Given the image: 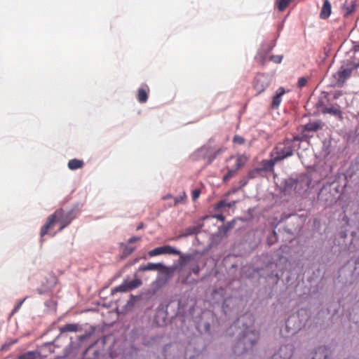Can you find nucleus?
Instances as JSON below:
<instances>
[{
    "label": "nucleus",
    "mask_w": 359,
    "mask_h": 359,
    "mask_svg": "<svg viewBox=\"0 0 359 359\" xmlns=\"http://www.w3.org/2000/svg\"><path fill=\"white\" fill-rule=\"evenodd\" d=\"M329 94L327 92L323 91L318 98V102L315 104V107L320 110L322 111V109L325 108L327 106H325V100H327V97Z\"/></svg>",
    "instance_id": "nucleus-30"
},
{
    "label": "nucleus",
    "mask_w": 359,
    "mask_h": 359,
    "mask_svg": "<svg viewBox=\"0 0 359 359\" xmlns=\"http://www.w3.org/2000/svg\"><path fill=\"white\" fill-rule=\"evenodd\" d=\"M168 307V304L161 303L156 309L154 320L158 326L166 325L169 321Z\"/></svg>",
    "instance_id": "nucleus-10"
},
{
    "label": "nucleus",
    "mask_w": 359,
    "mask_h": 359,
    "mask_svg": "<svg viewBox=\"0 0 359 359\" xmlns=\"http://www.w3.org/2000/svg\"><path fill=\"white\" fill-rule=\"evenodd\" d=\"M307 82H308V78L307 77H304V76L300 77L298 79L297 86L299 88H302V87L306 86Z\"/></svg>",
    "instance_id": "nucleus-51"
},
{
    "label": "nucleus",
    "mask_w": 359,
    "mask_h": 359,
    "mask_svg": "<svg viewBox=\"0 0 359 359\" xmlns=\"http://www.w3.org/2000/svg\"><path fill=\"white\" fill-rule=\"evenodd\" d=\"M57 222V219L54 213L51 214L47 219L46 222L42 226L40 231L41 237L44 236L47 234L48 230L55 225Z\"/></svg>",
    "instance_id": "nucleus-25"
},
{
    "label": "nucleus",
    "mask_w": 359,
    "mask_h": 359,
    "mask_svg": "<svg viewBox=\"0 0 359 359\" xmlns=\"http://www.w3.org/2000/svg\"><path fill=\"white\" fill-rule=\"evenodd\" d=\"M60 330V334L55 338V341L57 340L58 338L64 335L66 332H82L83 328V325L78 324V323H68L65 325L64 326H62L59 328Z\"/></svg>",
    "instance_id": "nucleus-17"
},
{
    "label": "nucleus",
    "mask_w": 359,
    "mask_h": 359,
    "mask_svg": "<svg viewBox=\"0 0 359 359\" xmlns=\"http://www.w3.org/2000/svg\"><path fill=\"white\" fill-rule=\"evenodd\" d=\"M355 5L353 2H351V4L346 6L344 8V9H345L344 16H348V15L352 13L353 12V11L355 10Z\"/></svg>",
    "instance_id": "nucleus-46"
},
{
    "label": "nucleus",
    "mask_w": 359,
    "mask_h": 359,
    "mask_svg": "<svg viewBox=\"0 0 359 359\" xmlns=\"http://www.w3.org/2000/svg\"><path fill=\"white\" fill-rule=\"evenodd\" d=\"M183 198H184L183 196H177V197H176L175 198V203L177 204V203L182 202Z\"/></svg>",
    "instance_id": "nucleus-62"
},
{
    "label": "nucleus",
    "mask_w": 359,
    "mask_h": 359,
    "mask_svg": "<svg viewBox=\"0 0 359 359\" xmlns=\"http://www.w3.org/2000/svg\"><path fill=\"white\" fill-rule=\"evenodd\" d=\"M339 245H344V249L350 252L359 250V233L352 231L350 233L347 230L341 231L339 233Z\"/></svg>",
    "instance_id": "nucleus-5"
},
{
    "label": "nucleus",
    "mask_w": 359,
    "mask_h": 359,
    "mask_svg": "<svg viewBox=\"0 0 359 359\" xmlns=\"http://www.w3.org/2000/svg\"><path fill=\"white\" fill-rule=\"evenodd\" d=\"M277 264L273 262L271 259L267 260V264L266 266V270L269 271V272L266 274V278H273V282L277 283L280 280V275L276 270Z\"/></svg>",
    "instance_id": "nucleus-16"
},
{
    "label": "nucleus",
    "mask_w": 359,
    "mask_h": 359,
    "mask_svg": "<svg viewBox=\"0 0 359 359\" xmlns=\"http://www.w3.org/2000/svg\"><path fill=\"white\" fill-rule=\"evenodd\" d=\"M79 212L78 205H75L71 210L65 211L63 209H58L55 211L54 215L55 217L61 224L59 231H62L67 227L72 221L75 219Z\"/></svg>",
    "instance_id": "nucleus-7"
},
{
    "label": "nucleus",
    "mask_w": 359,
    "mask_h": 359,
    "mask_svg": "<svg viewBox=\"0 0 359 359\" xmlns=\"http://www.w3.org/2000/svg\"><path fill=\"white\" fill-rule=\"evenodd\" d=\"M45 306L50 311H56V306L57 303L53 299H49L45 302L44 303Z\"/></svg>",
    "instance_id": "nucleus-43"
},
{
    "label": "nucleus",
    "mask_w": 359,
    "mask_h": 359,
    "mask_svg": "<svg viewBox=\"0 0 359 359\" xmlns=\"http://www.w3.org/2000/svg\"><path fill=\"white\" fill-rule=\"evenodd\" d=\"M344 189V187H341L338 182H326L324 184L320 189V195L324 196L327 191H330V190L333 191L335 190L337 191V194L340 195V193Z\"/></svg>",
    "instance_id": "nucleus-19"
},
{
    "label": "nucleus",
    "mask_w": 359,
    "mask_h": 359,
    "mask_svg": "<svg viewBox=\"0 0 359 359\" xmlns=\"http://www.w3.org/2000/svg\"><path fill=\"white\" fill-rule=\"evenodd\" d=\"M262 175V172L260 171L259 168L257 167V168H255L250 170L248 172L247 177H248L249 180H250V179H255L257 177H258L259 175Z\"/></svg>",
    "instance_id": "nucleus-41"
},
{
    "label": "nucleus",
    "mask_w": 359,
    "mask_h": 359,
    "mask_svg": "<svg viewBox=\"0 0 359 359\" xmlns=\"http://www.w3.org/2000/svg\"><path fill=\"white\" fill-rule=\"evenodd\" d=\"M224 151V149L219 148L213 154H211L207 156V158H208V163H207V164H208V165L211 164L212 163V161L217 158V156L218 155H219L221 153H222Z\"/></svg>",
    "instance_id": "nucleus-40"
},
{
    "label": "nucleus",
    "mask_w": 359,
    "mask_h": 359,
    "mask_svg": "<svg viewBox=\"0 0 359 359\" xmlns=\"http://www.w3.org/2000/svg\"><path fill=\"white\" fill-rule=\"evenodd\" d=\"M28 298V297H25L22 300H20L17 304L15 306L14 309H13V311H11V315H13L14 313H17L20 307L22 306V304L25 302V301Z\"/></svg>",
    "instance_id": "nucleus-48"
},
{
    "label": "nucleus",
    "mask_w": 359,
    "mask_h": 359,
    "mask_svg": "<svg viewBox=\"0 0 359 359\" xmlns=\"http://www.w3.org/2000/svg\"><path fill=\"white\" fill-rule=\"evenodd\" d=\"M345 267L348 268L350 271L351 280L349 283L352 284L359 276V255L352 257Z\"/></svg>",
    "instance_id": "nucleus-11"
},
{
    "label": "nucleus",
    "mask_w": 359,
    "mask_h": 359,
    "mask_svg": "<svg viewBox=\"0 0 359 359\" xmlns=\"http://www.w3.org/2000/svg\"><path fill=\"white\" fill-rule=\"evenodd\" d=\"M48 290H49V289H47L46 287H41L36 289V291L39 294H45L48 292Z\"/></svg>",
    "instance_id": "nucleus-56"
},
{
    "label": "nucleus",
    "mask_w": 359,
    "mask_h": 359,
    "mask_svg": "<svg viewBox=\"0 0 359 359\" xmlns=\"http://www.w3.org/2000/svg\"><path fill=\"white\" fill-rule=\"evenodd\" d=\"M318 198L320 200L325 201L327 205H330L336 202L334 196L330 194V191H327L324 196H321L320 191Z\"/></svg>",
    "instance_id": "nucleus-36"
},
{
    "label": "nucleus",
    "mask_w": 359,
    "mask_h": 359,
    "mask_svg": "<svg viewBox=\"0 0 359 359\" xmlns=\"http://www.w3.org/2000/svg\"><path fill=\"white\" fill-rule=\"evenodd\" d=\"M198 328L200 331L203 330L205 332H208L210 330V325L208 322L201 323L198 324Z\"/></svg>",
    "instance_id": "nucleus-45"
},
{
    "label": "nucleus",
    "mask_w": 359,
    "mask_h": 359,
    "mask_svg": "<svg viewBox=\"0 0 359 359\" xmlns=\"http://www.w3.org/2000/svg\"><path fill=\"white\" fill-rule=\"evenodd\" d=\"M352 68L341 67L333 76L339 83H344L351 76Z\"/></svg>",
    "instance_id": "nucleus-20"
},
{
    "label": "nucleus",
    "mask_w": 359,
    "mask_h": 359,
    "mask_svg": "<svg viewBox=\"0 0 359 359\" xmlns=\"http://www.w3.org/2000/svg\"><path fill=\"white\" fill-rule=\"evenodd\" d=\"M247 157L245 155H240L236 158V163L234 166L232 168L236 172L242 167L245 165L247 162Z\"/></svg>",
    "instance_id": "nucleus-31"
},
{
    "label": "nucleus",
    "mask_w": 359,
    "mask_h": 359,
    "mask_svg": "<svg viewBox=\"0 0 359 359\" xmlns=\"http://www.w3.org/2000/svg\"><path fill=\"white\" fill-rule=\"evenodd\" d=\"M236 174V172L231 168H228V172H226V175L229 177L231 179L232 177H233Z\"/></svg>",
    "instance_id": "nucleus-58"
},
{
    "label": "nucleus",
    "mask_w": 359,
    "mask_h": 359,
    "mask_svg": "<svg viewBox=\"0 0 359 359\" xmlns=\"http://www.w3.org/2000/svg\"><path fill=\"white\" fill-rule=\"evenodd\" d=\"M57 282V277L55 275L51 274L46 280V287H47V289L50 290L55 286Z\"/></svg>",
    "instance_id": "nucleus-39"
},
{
    "label": "nucleus",
    "mask_w": 359,
    "mask_h": 359,
    "mask_svg": "<svg viewBox=\"0 0 359 359\" xmlns=\"http://www.w3.org/2000/svg\"><path fill=\"white\" fill-rule=\"evenodd\" d=\"M270 83V79L267 75L259 74L257 75L254 81V88L258 94H260L269 86Z\"/></svg>",
    "instance_id": "nucleus-15"
},
{
    "label": "nucleus",
    "mask_w": 359,
    "mask_h": 359,
    "mask_svg": "<svg viewBox=\"0 0 359 359\" xmlns=\"http://www.w3.org/2000/svg\"><path fill=\"white\" fill-rule=\"evenodd\" d=\"M83 161L77 158H73L68 162V168L71 170H75L81 168L83 166Z\"/></svg>",
    "instance_id": "nucleus-33"
},
{
    "label": "nucleus",
    "mask_w": 359,
    "mask_h": 359,
    "mask_svg": "<svg viewBox=\"0 0 359 359\" xmlns=\"http://www.w3.org/2000/svg\"><path fill=\"white\" fill-rule=\"evenodd\" d=\"M249 181V179L248 177L246 176H244L239 182H238V187H240V189H241L242 187H245L248 182Z\"/></svg>",
    "instance_id": "nucleus-52"
},
{
    "label": "nucleus",
    "mask_w": 359,
    "mask_h": 359,
    "mask_svg": "<svg viewBox=\"0 0 359 359\" xmlns=\"http://www.w3.org/2000/svg\"><path fill=\"white\" fill-rule=\"evenodd\" d=\"M330 144H331V142L330 140H325L323 141V151L325 156L329 155L332 152V150L330 149Z\"/></svg>",
    "instance_id": "nucleus-42"
},
{
    "label": "nucleus",
    "mask_w": 359,
    "mask_h": 359,
    "mask_svg": "<svg viewBox=\"0 0 359 359\" xmlns=\"http://www.w3.org/2000/svg\"><path fill=\"white\" fill-rule=\"evenodd\" d=\"M198 338L194 336L189 341L173 342L165 344L163 349L165 359H193L201 351L196 344Z\"/></svg>",
    "instance_id": "nucleus-1"
},
{
    "label": "nucleus",
    "mask_w": 359,
    "mask_h": 359,
    "mask_svg": "<svg viewBox=\"0 0 359 359\" xmlns=\"http://www.w3.org/2000/svg\"><path fill=\"white\" fill-rule=\"evenodd\" d=\"M332 355V350L330 346L320 345L311 352L308 359H330Z\"/></svg>",
    "instance_id": "nucleus-9"
},
{
    "label": "nucleus",
    "mask_w": 359,
    "mask_h": 359,
    "mask_svg": "<svg viewBox=\"0 0 359 359\" xmlns=\"http://www.w3.org/2000/svg\"><path fill=\"white\" fill-rule=\"evenodd\" d=\"M137 274H135V278L133 280H130L129 276H127L126 278L124 279L123 282L111 289V294H114L117 292H130L136 288H138L142 285V281L141 279L136 278Z\"/></svg>",
    "instance_id": "nucleus-8"
},
{
    "label": "nucleus",
    "mask_w": 359,
    "mask_h": 359,
    "mask_svg": "<svg viewBox=\"0 0 359 359\" xmlns=\"http://www.w3.org/2000/svg\"><path fill=\"white\" fill-rule=\"evenodd\" d=\"M240 189L239 187H235L233 188H232L230 191H228V193L226 194L227 196H229L232 194H235Z\"/></svg>",
    "instance_id": "nucleus-60"
},
{
    "label": "nucleus",
    "mask_w": 359,
    "mask_h": 359,
    "mask_svg": "<svg viewBox=\"0 0 359 359\" xmlns=\"http://www.w3.org/2000/svg\"><path fill=\"white\" fill-rule=\"evenodd\" d=\"M283 59L282 55H272L270 60L275 63H280Z\"/></svg>",
    "instance_id": "nucleus-54"
},
{
    "label": "nucleus",
    "mask_w": 359,
    "mask_h": 359,
    "mask_svg": "<svg viewBox=\"0 0 359 359\" xmlns=\"http://www.w3.org/2000/svg\"><path fill=\"white\" fill-rule=\"evenodd\" d=\"M236 224V221L232 219L226 224H223L218 227V231L222 234H226L229 231L231 230Z\"/></svg>",
    "instance_id": "nucleus-34"
},
{
    "label": "nucleus",
    "mask_w": 359,
    "mask_h": 359,
    "mask_svg": "<svg viewBox=\"0 0 359 359\" xmlns=\"http://www.w3.org/2000/svg\"><path fill=\"white\" fill-rule=\"evenodd\" d=\"M285 93V90L283 87H280L277 89L275 95L272 97L271 107L273 109H278L282 101V96Z\"/></svg>",
    "instance_id": "nucleus-23"
},
{
    "label": "nucleus",
    "mask_w": 359,
    "mask_h": 359,
    "mask_svg": "<svg viewBox=\"0 0 359 359\" xmlns=\"http://www.w3.org/2000/svg\"><path fill=\"white\" fill-rule=\"evenodd\" d=\"M180 250L177 249L176 248L169 245H165L163 246L157 247L151 250H150L148 254L150 257H154V256H158L161 255H173L174 254H179Z\"/></svg>",
    "instance_id": "nucleus-14"
},
{
    "label": "nucleus",
    "mask_w": 359,
    "mask_h": 359,
    "mask_svg": "<svg viewBox=\"0 0 359 359\" xmlns=\"http://www.w3.org/2000/svg\"><path fill=\"white\" fill-rule=\"evenodd\" d=\"M176 269L177 266L175 265L168 266L163 264V266L158 270V276H162L163 278H166V280L168 281L173 276Z\"/></svg>",
    "instance_id": "nucleus-22"
},
{
    "label": "nucleus",
    "mask_w": 359,
    "mask_h": 359,
    "mask_svg": "<svg viewBox=\"0 0 359 359\" xmlns=\"http://www.w3.org/2000/svg\"><path fill=\"white\" fill-rule=\"evenodd\" d=\"M324 126L325 123L320 120L309 121L304 126L303 130L304 132H316L321 130Z\"/></svg>",
    "instance_id": "nucleus-24"
},
{
    "label": "nucleus",
    "mask_w": 359,
    "mask_h": 359,
    "mask_svg": "<svg viewBox=\"0 0 359 359\" xmlns=\"http://www.w3.org/2000/svg\"><path fill=\"white\" fill-rule=\"evenodd\" d=\"M231 301L230 299H225L222 303V311L225 315H227L229 311V302Z\"/></svg>",
    "instance_id": "nucleus-47"
},
{
    "label": "nucleus",
    "mask_w": 359,
    "mask_h": 359,
    "mask_svg": "<svg viewBox=\"0 0 359 359\" xmlns=\"http://www.w3.org/2000/svg\"><path fill=\"white\" fill-rule=\"evenodd\" d=\"M246 318H248L247 316H242L233 323V325L239 326L240 324H242L244 327V329L236 337L233 346V352L236 355H241L251 350L259 338V332L248 327L245 322Z\"/></svg>",
    "instance_id": "nucleus-2"
},
{
    "label": "nucleus",
    "mask_w": 359,
    "mask_h": 359,
    "mask_svg": "<svg viewBox=\"0 0 359 359\" xmlns=\"http://www.w3.org/2000/svg\"><path fill=\"white\" fill-rule=\"evenodd\" d=\"M279 162L276 159V156L271 152V158L264 159L261 161V166L258 167L262 172L273 170L274 165Z\"/></svg>",
    "instance_id": "nucleus-18"
},
{
    "label": "nucleus",
    "mask_w": 359,
    "mask_h": 359,
    "mask_svg": "<svg viewBox=\"0 0 359 359\" xmlns=\"http://www.w3.org/2000/svg\"><path fill=\"white\" fill-rule=\"evenodd\" d=\"M322 114H330L334 117L342 118V111L341 107L336 104L330 107H326L322 109Z\"/></svg>",
    "instance_id": "nucleus-21"
},
{
    "label": "nucleus",
    "mask_w": 359,
    "mask_h": 359,
    "mask_svg": "<svg viewBox=\"0 0 359 359\" xmlns=\"http://www.w3.org/2000/svg\"><path fill=\"white\" fill-rule=\"evenodd\" d=\"M300 137L294 136L292 138H285L283 142L279 143L271 153L276 156V159L280 161L293 155L294 151L299 148Z\"/></svg>",
    "instance_id": "nucleus-3"
},
{
    "label": "nucleus",
    "mask_w": 359,
    "mask_h": 359,
    "mask_svg": "<svg viewBox=\"0 0 359 359\" xmlns=\"http://www.w3.org/2000/svg\"><path fill=\"white\" fill-rule=\"evenodd\" d=\"M330 194H331L333 196H334V198H335V200H336V201L339 198V196H340V195H339V194H337V191H335V190H333V191L330 190Z\"/></svg>",
    "instance_id": "nucleus-61"
},
{
    "label": "nucleus",
    "mask_w": 359,
    "mask_h": 359,
    "mask_svg": "<svg viewBox=\"0 0 359 359\" xmlns=\"http://www.w3.org/2000/svg\"><path fill=\"white\" fill-rule=\"evenodd\" d=\"M201 195V190L199 189H194L193 191H192V193H191V196H192V199L194 201L196 200L197 198H199Z\"/></svg>",
    "instance_id": "nucleus-53"
},
{
    "label": "nucleus",
    "mask_w": 359,
    "mask_h": 359,
    "mask_svg": "<svg viewBox=\"0 0 359 359\" xmlns=\"http://www.w3.org/2000/svg\"><path fill=\"white\" fill-rule=\"evenodd\" d=\"M191 273L198 275L200 272V267L198 265L194 266V267L191 268Z\"/></svg>",
    "instance_id": "nucleus-59"
},
{
    "label": "nucleus",
    "mask_w": 359,
    "mask_h": 359,
    "mask_svg": "<svg viewBox=\"0 0 359 359\" xmlns=\"http://www.w3.org/2000/svg\"><path fill=\"white\" fill-rule=\"evenodd\" d=\"M202 226H203L202 224L197 225V226H189L185 229V233L183 236H192V235H196L198 233H200Z\"/></svg>",
    "instance_id": "nucleus-35"
},
{
    "label": "nucleus",
    "mask_w": 359,
    "mask_h": 359,
    "mask_svg": "<svg viewBox=\"0 0 359 359\" xmlns=\"http://www.w3.org/2000/svg\"><path fill=\"white\" fill-rule=\"evenodd\" d=\"M230 180L229 177L226 174L223 177V182H226Z\"/></svg>",
    "instance_id": "nucleus-64"
},
{
    "label": "nucleus",
    "mask_w": 359,
    "mask_h": 359,
    "mask_svg": "<svg viewBox=\"0 0 359 359\" xmlns=\"http://www.w3.org/2000/svg\"><path fill=\"white\" fill-rule=\"evenodd\" d=\"M135 250V247L126 245V247L124 248V249L123 250V257H128V255L132 254Z\"/></svg>",
    "instance_id": "nucleus-44"
},
{
    "label": "nucleus",
    "mask_w": 359,
    "mask_h": 359,
    "mask_svg": "<svg viewBox=\"0 0 359 359\" xmlns=\"http://www.w3.org/2000/svg\"><path fill=\"white\" fill-rule=\"evenodd\" d=\"M236 204V201L227 202L226 200L223 199L219 201L214 207L215 210L221 209L222 208L228 207L232 208Z\"/></svg>",
    "instance_id": "nucleus-37"
},
{
    "label": "nucleus",
    "mask_w": 359,
    "mask_h": 359,
    "mask_svg": "<svg viewBox=\"0 0 359 359\" xmlns=\"http://www.w3.org/2000/svg\"><path fill=\"white\" fill-rule=\"evenodd\" d=\"M305 325L300 320L298 313L290 315L285 321V326L280 329V334L284 338H290L297 334Z\"/></svg>",
    "instance_id": "nucleus-4"
},
{
    "label": "nucleus",
    "mask_w": 359,
    "mask_h": 359,
    "mask_svg": "<svg viewBox=\"0 0 359 359\" xmlns=\"http://www.w3.org/2000/svg\"><path fill=\"white\" fill-rule=\"evenodd\" d=\"M140 298V296H135L133 294H130V299L127 302L126 305L128 306H133L135 305V302H137V300Z\"/></svg>",
    "instance_id": "nucleus-49"
},
{
    "label": "nucleus",
    "mask_w": 359,
    "mask_h": 359,
    "mask_svg": "<svg viewBox=\"0 0 359 359\" xmlns=\"http://www.w3.org/2000/svg\"><path fill=\"white\" fill-rule=\"evenodd\" d=\"M95 333V327L90 326L89 330L85 332L84 334L78 336L76 341L70 338L69 344L65 348L64 353L62 358H65L72 354L74 351H77L81 346V343L89 339Z\"/></svg>",
    "instance_id": "nucleus-6"
},
{
    "label": "nucleus",
    "mask_w": 359,
    "mask_h": 359,
    "mask_svg": "<svg viewBox=\"0 0 359 359\" xmlns=\"http://www.w3.org/2000/svg\"><path fill=\"white\" fill-rule=\"evenodd\" d=\"M294 346L286 344L281 346L269 359H290L294 353Z\"/></svg>",
    "instance_id": "nucleus-12"
},
{
    "label": "nucleus",
    "mask_w": 359,
    "mask_h": 359,
    "mask_svg": "<svg viewBox=\"0 0 359 359\" xmlns=\"http://www.w3.org/2000/svg\"><path fill=\"white\" fill-rule=\"evenodd\" d=\"M212 217L216 218V219H217L218 220H219V221H221L222 222H224V220H225V217L222 213L215 214V215H212Z\"/></svg>",
    "instance_id": "nucleus-55"
},
{
    "label": "nucleus",
    "mask_w": 359,
    "mask_h": 359,
    "mask_svg": "<svg viewBox=\"0 0 359 359\" xmlns=\"http://www.w3.org/2000/svg\"><path fill=\"white\" fill-rule=\"evenodd\" d=\"M141 239L140 237H138V236H132L130 237L128 241V244H130V243H133L136 241H138Z\"/></svg>",
    "instance_id": "nucleus-57"
},
{
    "label": "nucleus",
    "mask_w": 359,
    "mask_h": 359,
    "mask_svg": "<svg viewBox=\"0 0 359 359\" xmlns=\"http://www.w3.org/2000/svg\"><path fill=\"white\" fill-rule=\"evenodd\" d=\"M149 88L147 85L138 89L137 100L140 103H145L148 100Z\"/></svg>",
    "instance_id": "nucleus-29"
},
{
    "label": "nucleus",
    "mask_w": 359,
    "mask_h": 359,
    "mask_svg": "<svg viewBox=\"0 0 359 359\" xmlns=\"http://www.w3.org/2000/svg\"><path fill=\"white\" fill-rule=\"evenodd\" d=\"M39 353L34 351H27L18 356V359H36Z\"/></svg>",
    "instance_id": "nucleus-38"
},
{
    "label": "nucleus",
    "mask_w": 359,
    "mask_h": 359,
    "mask_svg": "<svg viewBox=\"0 0 359 359\" xmlns=\"http://www.w3.org/2000/svg\"><path fill=\"white\" fill-rule=\"evenodd\" d=\"M233 142L239 145L244 144L245 139L239 135H234L233 138Z\"/></svg>",
    "instance_id": "nucleus-50"
},
{
    "label": "nucleus",
    "mask_w": 359,
    "mask_h": 359,
    "mask_svg": "<svg viewBox=\"0 0 359 359\" xmlns=\"http://www.w3.org/2000/svg\"><path fill=\"white\" fill-rule=\"evenodd\" d=\"M163 266V263H152L149 262L146 265H140L138 267L137 271L139 272L146 271H158L161 267Z\"/></svg>",
    "instance_id": "nucleus-28"
},
{
    "label": "nucleus",
    "mask_w": 359,
    "mask_h": 359,
    "mask_svg": "<svg viewBox=\"0 0 359 359\" xmlns=\"http://www.w3.org/2000/svg\"><path fill=\"white\" fill-rule=\"evenodd\" d=\"M299 181L292 177L283 179L280 182L279 189L281 193L290 194L292 190H296Z\"/></svg>",
    "instance_id": "nucleus-13"
},
{
    "label": "nucleus",
    "mask_w": 359,
    "mask_h": 359,
    "mask_svg": "<svg viewBox=\"0 0 359 359\" xmlns=\"http://www.w3.org/2000/svg\"><path fill=\"white\" fill-rule=\"evenodd\" d=\"M332 13V5L329 0H324L321 7L319 17L322 20L327 19Z\"/></svg>",
    "instance_id": "nucleus-26"
},
{
    "label": "nucleus",
    "mask_w": 359,
    "mask_h": 359,
    "mask_svg": "<svg viewBox=\"0 0 359 359\" xmlns=\"http://www.w3.org/2000/svg\"><path fill=\"white\" fill-rule=\"evenodd\" d=\"M166 278H163L162 276H157L156 280L152 282L151 287L154 289V292L167 283Z\"/></svg>",
    "instance_id": "nucleus-32"
},
{
    "label": "nucleus",
    "mask_w": 359,
    "mask_h": 359,
    "mask_svg": "<svg viewBox=\"0 0 359 359\" xmlns=\"http://www.w3.org/2000/svg\"><path fill=\"white\" fill-rule=\"evenodd\" d=\"M174 255L179 256L178 263L182 268L184 267L187 263L192 261L195 257L193 253L183 254L180 250L179 254H174Z\"/></svg>",
    "instance_id": "nucleus-27"
},
{
    "label": "nucleus",
    "mask_w": 359,
    "mask_h": 359,
    "mask_svg": "<svg viewBox=\"0 0 359 359\" xmlns=\"http://www.w3.org/2000/svg\"><path fill=\"white\" fill-rule=\"evenodd\" d=\"M284 22H285V20H283L280 23V25H278V36H279V35H280V30H281V29H283V27Z\"/></svg>",
    "instance_id": "nucleus-63"
}]
</instances>
